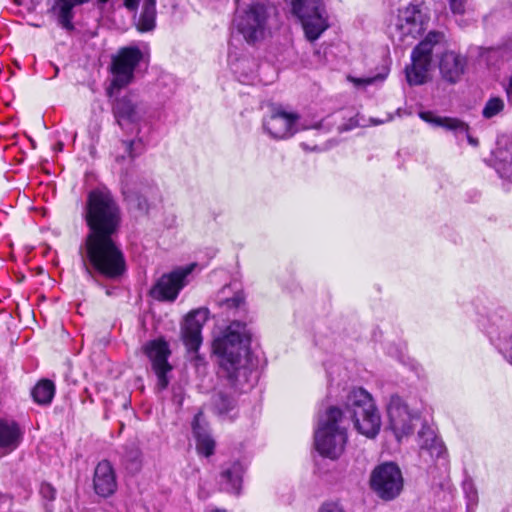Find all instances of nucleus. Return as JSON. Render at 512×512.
Masks as SVG:
<instances>
[{
	"label": "nucleus",
	"instance_id": "nucleus-1",
	"mask_svg": "<svg viewBox=\"0 0 512 512\" xmlns=\"http://www.w3.org/2000/svg\"><path fill=\"white\" fill-rule=\"evenodd\" d=\"M85 219L89 227L82 260L89 276L91 267L107 278H117L125 271V259L113 236L120 225V211L111 193L92 190L87 198Z\"/></svg>",
	"mask_w": 512,
	"mask_h": 512
},
{
	"label": "nucleus",
	"instance_id": "nucleus-2",
	"mask_svg": "<svg viewBox=\"0 0 512 512\" xmlns=\"http://www.w3.org/2000/svg\"><path fill=\"white\" fill-rule=\"evenodd\" d=\"M345 414H348L356 430L374 438L381 428V417L371 395L363 388H354L346 396ZM345 416L337 407H330L319 421L314 441L317 451L336 459L344 451L347 442Z\"/></svg>",
	"mask_w": 512,
	"mask_h": 512
},
{
	"label": "nucleus",
	"instance_id": "nucleus-3",
	"mask_svg": "<svg viewBox=\"0 0 512 512\" xmlns=\"http://www.w3.org/2000/svg\"><path fill=\"white\" fill-rule=\"evenodd\" d=\"M250 342L246 324L233 321L213 341V350L220 357L221 375L232 386L238 387L248 381L250 370L245 365L242 353Z\"/></svg>",
	"mask_w": 512,
	"mask_h": 512
},
{
	"label": "nucleus",
	"instance_id": "nucleus-4",
	"mask_svg": "<svg viewBox=\"0 0 512 512\" xmlns=\"http://www.w3.org/2000/svg\"><path fill=\"white\" fill-rule=\"evenodd\" d=\"M430 12L424 3H409L399 8L389 25V33L394 43L409 46L427 29Z\"/></svg>",
	"mask_w": 512,
	"mask_h": 512
},
{
	"label": "nucleus",
	"instance_id": "nucleus-5",
	"mask_svg": "<svg viewBox=\"0 0 512 512\" xmlns=\"http://www.w3.org/2000/svg\"><path fill=\"white\" fill-rule=\"evenodd\" d=\"M143 58V53L136 46H127L120 48L118 52L112 56L110 64V72L112 80L107 89L108 95L111 97L115 91H119L134 79V72Z\"/></svg>",
	"mask_w": 512,
	"mask_h": 512
},
{
	"label": "nucleus",
	"instance_id": "nucleus-6",
	"mask_svg": "<svg viewBox=\"0 0 512 512\" xmlns=\"http://www.w3.org/2000/svg\"><path fill=\"white\" fill-rule=\"evenodd\" d=\"M443 40L444 35L442 33L431 31L414 48L411 54L412 63L405 69L406 78L410 85H422L427 81L433 48Z\"/></svg>",
	"mask_w": 512,
	"mask_h": 512
},
{
	"label": "nucleus",
	"instance_id": "nucleus-7",
	"mask_svg": "<svg viewBox=\"0 0 512 512\" xmlns=\"http://www.w3.org/2000/svg\"><path fill=\"white\" fill-rule=\"evenodd\" d=\"M269 8L256 2L237 12L234 23L248 43L262 40L268 28Z\"/></svg>",
	"mask_w": 512,
	"mask_h": 512
},
{
	"label": "nucleus",
	"instance_id": "nucleus-8",
	"mask_svg": "<svg viewBox=\"0 0 512 512\" xmlns=\"http://www.w3.org/2000/svg\"><path fill=\"white\" fill-rule=\"evenodd\" d=\"M300 19L308 40L314 41L328 28L327 15L321 0H288Z\"/></svg>",
	"mask_w": 512,
	"mask_h": 512
},
{
	"label": "nucleus",
	"instance_id": "nucleus-9",
	"mask_svg": "<svg viewBox=\"0 0 512 512\" xmlns=\"http://www.w3.org/2000/svg\"><path fill=\"white\" fill-rule=\"evenodd\" d=\"M370 486L383 500L396 498L403 489V476L400 468L392 462L378 465L371 473Z\"/></svg>",
	"mask_w": 512,
	"mask_h": 512
},
{
	"label": "nucleus",
	"instance_id": "nucleus-10",
	"mask_svg": "<svg viewBox=\"0 0 512 512\" xmlns=\"http://www.w3.org/2000/svg\"><path fill=\"white\" fill-rule=\"evenodd\" d=\"M265 131L274 139H287L299 131L319 128L320 124L308 125L300 121L297 113L287 112L282 108H274L264 119Z\"/></svg>",
	"mask_w": 512,
	"mask_h": 512
},
{
	"label": "nucleus",
	"instance_id": "nucleus-11",
	"mask_svg": "<svg viewBox=\"0 0 512 512\" xmlns=\"http://www.w3.org/2000/svg\"><path fill=\"white\" fill-rule=\"evenodd\" d=\"M192 269L193 266L181 267L163 274L151 288V296L158 301L174 302L187 284L186 278Z\"/></svg>",
	"mask_w": 512,
	"mask_h": 512
},
{
	"label": "nucleus",
	"instance_id": "nucleus-12",
	"mask_svg": "<svg viewBox=\"0 0 512 512\" xmlns=\"http://www.w3.org/2000/svg\"><path fill=\"white\" fill-rule=\"evenodd\" d=\"M387 412L390 427L398 441L412 433L413 422L418 420V417L410 413L407 405L399 396H391L387 406Z\"/></svg>",
	"mask_w": 512,
	"mask_h": 512
},
{
	"label": "nucleus",
	"instance_id": "nucleus-13",
	"mask_svg": "<svg viewBox=\"0 0 512 512\" xmlns=\"http://www.w3.org/2000/svg\"><path fill=\"white\" fill-rule=\"evenodd\" d=\"M145 353L149 357L152 369L157 376L158 389L164 390L169 384L167 373L172 369L167 361L170 354L167 343L163 340L151 341L145 346Z\"/></svg>",
	"mask_w": 512,
	"mask_h": 512
},
{
	"label": "nucleus",
	"instance_id": "nucleus-14",
	"mask_svg": "<svg viewBox=\"0 0 512 512\" xmlns=\"http://www.w3.org/2000/svg\"><path fill=\"white\" fill-rule=\"evenodd\" d=\"M419 456L426 462L431 463L445 458L446 448L444 443L435 434L434 430L423 425L418 432Z\"/></svg>",
	"mask_w": 512,
	"mask_h": 512
},
{
	"label": "nucleus",
	"instance_id": "nucleus-15",
	"mask_svg": "<svg viewBox=\"0 0 512 512\" xmlns=\"http://www.w3.org/2000/svg\"><path fill=\"white\" fill-rule=\"evenodd\" d=\"M209 311L201 308L190 312L182 326V338L186 347L191 351H196L202 343L201 330L207 321Z\"/></svg>",
	"mask_w": 512,
	"mask_h": 512
},
{
	"label": "nucleus",
	"instance_id": "nucleus-16",
	"mask_svg": "<svg viewBox=\"0 0 512 512\" xmlns=\"http://www.w3.org/2000/svg\"><path fill=\"white\" fill-rule=\"evenodd\" d=\"M95 492L102 496L112 495L117 488L114 469L109 461H101L95 468L93 479Z\"/></svg>",
	"mask_w": 512,
	"mask_h": 512
},
{
	"label": "nucleus",
	"instance_id": "nucleus-17",
	"mask_svg": "<svg viewBox=\"0 0 512 512\" xmlns=\"http://www.w3.org/2000/svg\"><path fill=\"white\" fill-rule=\"evenodd\" d=\"M466 64L467 60L461 54L446 51L440 58V73L446 81L456 83L464 74Z\"/></svg>",
	"mask_w": 512,
	"mask_h": 512
},
{
	"label": "nucleus",
	"instance_id": "nucleus-18",
	"mask_svg": "<svg viewBox=\"0 0 512 512\" xmlns=\"http://www.w3.org/2000/svg\"><path fill=\"white\" fill-rule=\"evenodd\" d=\"M113 111L119 124H121L122 121L130 123L138 122L145 112L141 103L130 95L118 99L114 105Z\"/></svg>",
	"mask_w": 512,
	"mask_h": 512
},
{
	"label": "nucleus",
	"instance_id": "nucleus-19",
	"mask_svg": "<svg viewBox=\"0 0 512 512\" xmlns=\"http://www.w3.org/2000/svg\"><path fill=\"white\" fill-rule=\"evenodd\" d=\"M89 0H54L51 12L56 16L58 24L65 30L74 29L72 20L74 18L73 9L76 6L83 5Z\"/></svg>",
	"mask_w": 512,
	"mask_h": 512
},
{
	"label": "nucleus",
	"instance_id": "nucleus-20",
	"mask_svg": "<svg viewBox=\"0 0 512 512\" xmlns=\"http://www.w3.org/2000/svg\"><path fill=\"white\" fill-rule=\"evenodd\" d=\"M202 416V413L199 412L194 417L192 423L193 435L196 439L197 452L201 455L209 457L214 454L215 441L209 434L206 427L201 424Z\"/></svg>",
	"mask_w": 512,
	"mask_h": 512
},
{
	"label": "nucleus",
	"instance_id": "nucleus-21",
	"mask_svg": "<svg viewBox=\"0 0 512 512\" xmlns=\"http://www.w3.org/2000/svg\"><path fill=\"white\" fill-rule=\"evenodd\" d=\"M22 439V432L14 421L0 420V448L4 453L15 450Z\"/></svg>",
	"mask_w": 512,
	"mask_h": 512
},
{
	"label": "nucleus",
	"instance_id": "nucleus-22",
	"mask_svg": "<svg viewBox=\"0 0 512 512\" xmlns=\"http://www.w3.org/2000/svg\"><path fill=\"white\" fill-rule=\"evenodd\" d=\"M419 115L422 120L433 126L442 127L454 133H468V124L458 118L441 117L433 112H421Z\"/></svg>",
	"mask_w": 512,
	"mask_h": 512
},
{
	"label": "nucleus",
	"instance_id": "nucleus-23",
	"mask_svg": "<svg viewBox=\"0 0 512 512\" xmlns=\"http://www.w3.org/2000/svg\"><path fill=\"white\" fill-rule=\"evenodd\" d=\"M227 381L229 380L227 379ZM228 383L231 386V388H233L234 391H236L238 389H241L246 382H243L242 385L238 387L232 386L230 382ZM234 394L235 392L225 391L222 389L216 391L211 398V406L213 411L220 416L226 415L230 411H232L236 406Z\"/></svg>",
	"mask_w": 512,
	"mask_h": 512
},
{
	"label": "nucleus",
	"instance_id": "nucleus-24",
	"mask_svg": "<svg viewBox=\"0 0 512 512\" xmlns=\"http://www.w3.org/2000/svg\"><path fill=\"white\" fill-rule=\"evenodd\" d=\"M156 0H144L142 11L137 22V28L141 32L151 31L155 27Z\"/></svg>",
	"mask_w": 512,
	"mask_h": 512
},
{
	"label": "nucleus",
	"instance_id": "nucleus-25",
	"mask_svg": "<svg viewBox=\"0 0 512 512\" xmlns=\"http://www.w3.org/2000/svg\"><path fill=\"white\" fill-rule=\"evenodd\" d=\"M243 467L240 463H233L230 468L222 472V478L229 485L227 490L239 494L241 489Z\"/></svg>",
	"mask_w": 512,
	"mask_h": 512
},
{
	"label": "nucleus",
	"instance_id": "nucleus-26",
	"mask_svg": "<svg viewBox=\"0 0 512 512\" xmlns=\"http://www.w3.org/2000/svg\"><path fill=\"white\" fill-rule=\"evenodd\" d=\"M55 393V386L50 380L40 381L32 390V396L35 402L39 404H49Z\"/></svg>",
	"mask_w": 512,
	"mask_h": 512
},
{
	"label": "nucleus",
	"instance_id": "nucleus-27",
	"mask_svg": "<svg viewBox=\"0 0 512 512\" xmlns=\"http://www.w3.org/2000/svg\"><path fill=\"white\" fill-rule=\"evenodd\" d=\"M504 106L505 105L503 99L499 97H492L486 102L482 111V115L484 118L490 119L501 113L504 109Z\"/></svg>",
	"mask_w": 512,
	"mask_h": 512
},
{
	"label": "nucleus",
	"instance_id": "nucleus-28",
	"mask_svg": "<svg viewBox=\"0 0 512 512\" xmlns=\"http://www.w3.org/2000/svg\"><path fill=\"white\" fill-rule=\"evenodd\" d=\"M387 76L386 73H380L373 77H364V78H356V77H348L349 81H351L355 86H367L374 84L376 82L383 81Z\"/></svg>",
	"mask_w": 512,
	"mask_h": 512
},
{
	"label": "nucleus",
	"instance_id": "nucleus-29",
	"mask_svg": "<svg viewBox=\"0 0 512 512\" xmlns=\"http://www.w3.org/2000/svg\"><path fill=\"white\" fill-rule=\"evenodd\" d=\"M141 452L138 447L132 445L125 449L124 458L129 462L133 468L137 469L140 461Z\"/></svg>",
	"mask_w": 512,
	"mask_h": 512
},
{
	"label": "nucleus",
	"instance_id": "nucleus-30",
	"mask_svg": "<svg viewBox=\"0 0 512 512\" xmlns=\"http://www.w3.org/2000/svg\"><path fill=\"white\" fill-rule=\"evenodd\" d=\"M222 305L227 309H239L244 305V297L241 293L235 294L234 297L226 299L222 302Z\"/></svg>",
	"mask_w": 512,
	"mask_h": 512
},
{
	"label": "nucleus",
	"instance_id": "nucleus-31",
	"mask_svg": "<svg viewBox=\"0 0 512 512\" xmlns=\"http://www.w3.org/2000/svg\"><path fill=\"white\" fill-rule=\"evenodd\" d=\"M318 512H346L342 505L337 502H326L320 508Z\"/></svg>",
	"mask_w": 512,
	"mask_h": 512
},
{
	"label": "nucleus",
	"instance_id": "nucleus-32",
	"mask_svg": "<svg viewBox=\"0 0 512 512\" xmlns=\"http://www.w3.org/2000/svg\"><path fill=\"white\" fill-rule=\"evenodd\" d=\"M467 0H449V6L453 13L463 14L465 11V3Z\"/></svg>",
	"mask_w": 512,
	"mask_h": 512
},
{
	"label": "nucleus",
	"instance_id": "nucleus-33",
	"mask_svg": "<svg viewBox=\"0 0 512 512\" xmlns=\"http://www.w3.org/2000/svg\"><path fill=\"white\" fill-rule=\"evenodd\" d=\"M41 494L48 500L55 498V489L50 484H42L40 489Z\"/></svg>",
	"mask_w": 512,
	"mask_h": 512
},
{
	"label": "nucleus",
	"instance_id": "nucleus-34",
	"mask_svg": "<svg viewBox=\"0 0 512 512\" xmlns=\"http://www.w3.org/2000/svg\"><path fill=\"white\" fill-rule=\"evenodd\" d=\"M139 0H124V5L127 9L133 11L137 8Z\"/></svg>",
	"mask_w": 512,
	"mask_h": 512
},
{
	"label": "nucleus",
	"instance_id": "nucleus-35",
	"mask_svg": "<svg viewBox=\"0 0 512 512\" xmlns=\"http://www.w3.org/2000/svg\"><path fill=\"white\" fill-rule=\"evenodd\" d=\"M505 357L512 364V336L508 340V348L505 351Z\"/></svg>",
	"mask_w": 512,
	"mask_h": 512
},
{
	"label": "nucleus",
	"instance_id": "nucleus-36",
	"mask_svg": "<svg viewBox=\"0 0 512 512\" xmlns=\"http://www.w3.org/2000/svg\"><path fill=\"white\" fill-rule=\"evenodd\" d=\"M124 145H125V149L128 151L129 155L131 157H134L135 156V153H134V146L136 145V142L134 141H129V142H124Z\"/></svg>",
	"mask_w": 512,
	"mask_h": 512
},
{
	"label": "nucleus",
	"instance_id": "nucleus-37",
	"mask_svg": "<svg viewBox=\"0 0 512 512\" xmlns=\"http://www.w3.org/2000/svg\"><path fill=\"white\" fill-rule=\"evenodd\" d=\"M507 95H508V98L512 101V77H511L509 86L507 88Z\"/></svg>",
	"mask_w": 512,
	"mask_h": 512
},
{
	"label": "nucleus",
	"instance_id": "nucleus-38",
	"mask_svg": "<svg viewBox=\"0 0 512 512\" xmlns=\"http://www.w3.org/2000/svg\"><path fill=\"white\" fill-rule=\"evenodd\" d=\"M468 141H469V143H470V144H472V145H477V140L473 139V138H472V137H470L469 135H468Z\"/></svg>",
	"mask_w": 512,
	"mask_h": 512
},
{
	"label": "nucleus",
	"instance_id": "nucleus-39",
	"mask_svg": "<svg viewBox=\"0 0 512 512\" xmlns=\"http://www.w3.org/2000/svg\"><path fill=\"white\" fill-rule=\"evenodd\" d=\"M100 3H106L108 2L109 0H98Z\"/></svg>",
	"mask_w": 512,
	"mask_h": 512
},
{
	"label": "nucleus",
	"instance_id": "nucleus-40",
	"mask_svg": "<svg viewBox=\"0 0 512 512\" xmlns=\"http://www.w3.org/2000/svg\"><path fill=\"white\" fill-rule=\"evenodd\" d=\"M213 512H226L225 510H215Z\"/></svg>",
	"mask_w": 512,
	"mask_h": 512
}]
</instances>
